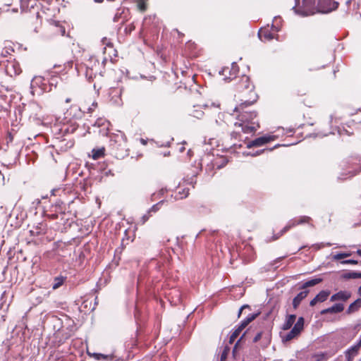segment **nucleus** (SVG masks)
<instances>
[{
	"label": "nucleus",
	"mask_w": 361,
	"mask_h": 361,
	"mask_svg": "<svg viewBox=\"0 0 361 361\" xmlns=\"http://www.w3.org/2000/svg\"><path fill=\"white\" fill-rule=\"evenodd\" d=\"M254 89L255 87L250 82V78L245 75H242L235 85V90L241 102L238 106L235 107V110L243 109L244 106H248L257 101V95Z\"/></svg>",
	"instance_id": "nucleus-1"
},
{
	"label": "nucleus",
	"mask_w": 361,
	"mask_h": 361,
	"mask_svg": "<svg viewBox=\"0 0 361 361\" xmlns=\"http://www.w3.org/2000/svg\"><path fill=\"white\" fill-rule=\"evenodd\" d=\"M351 297V293L348 290H340L336 293L333 294L330 298L331 302L341 300L343 302L347 301Z\"/></svg>",
	"instance_id": "nucleus-17"
},
{
	"label": "nucleus",
	"mask_w": 361,
	"mask_h": 361,
	"mask_svg": "<svg viewBox=\"0 0 361 361\" xmlns=\"http://www.w3.org/2000/svg\"><path fill=\"white\" fill-rule=\"evenodd\" d=\"M238 70L237 63L235 62H233L231 68L228 67L224 68L221 71H219V74L225 75V80H231L232 77L233 78H235V75L238 72Z\"/></svg>",
	"instance_id": "nucleus-14"
},
{
	"label": "nucleus",
	"mask_w": 361,
	"mask_h": 361,
	"mask_svg": "<svg viewBox=\"0 0 361 361\" xmlns=\"http://www.w3.org/2000/svg\"><path fill=\"white\" fill-rule=\"evenodd\" d=\"M295 319H296L295 314H288L286 317V321L283 323L281 329L285 331L290 329L292 327V326L293 325V324L295 323Z\"/></svg>",
	"instance_id": "nucleus-24"
},
{
	"label": "nucleus",
	"mask_w": 361,
	"mask_h": 361,
	"mask_svg": "<svg viewBox=\"0 0 361 361\" xmlns=\"http://www.w3.org/2000/svg\"><path fill=\"white\" fill-rule=\"evenodd\" d=\"M266 149H261V150H257L255 152H243V154L245 155V156H251V157H257L259 154H261L262 153H263Z\"/></svg>",
	"instance_id": "nucleus-42"
},
{
	"label": "nucleus",
	"mask_w": 361,
	"mask_h": 361,
	"mask_svg": "<svg viewBox=\"0 0 361 361\" xmlns=\"http://www.w3.org/2000/svg\"><path fill=\"white\" fill-rule=\"evenodd\" d=\"M358 294L361 296V286L358 288Z\"/></svg>",
	"instance_id": "nucleus-63"
},
{
	"label": "nucleus",
	"mask_w": 361,
	"mask_h": 361,
	"mask_svg": "<svg viewBox=\"0 0 361 361\" xmlns=\"http://www.w3.org/2000/svg\"><path fill=\"white\" fill-rule=\"evenodd\" d=\"M245 107L246 106H244L243 109H238V110L235 109V111L240 112V114L238 115V120L243 123H252L255 122L254 119L257 117V112L244 111V108H245Z\"/></svg>",
	"instance_id": "nucleus-12"
},
{
	"label": "nucleus",
	"mask_w": 361,
	"mask_h": 361,
	"mask_svg": "<svg viewBox=\"0 0 361 361\" xmlns=\"http://www.w3.org/2000/svg\"><path fill=\"white\" fill-rule=\"evenodd\" d=\"M104 122L105 121L102 119V118H99L97 119V121L95 122V126H104Z\"/></svg>",
	"instance_id": "nucleus-56"
},
{
	"label": "nucleus",
	"mask_w": 361,
	"mask_h": 361,
	"mask_svg": "<svg viewBox=\"0 0 361 361\" xmlns=\"http://www.w3.org/2000/svg\"><path fill=\"white\" fill-rule=\"evenodd\" d=\"M351 255L350 252H341L333 256V259L339 260L348 257Z\"/></svg>",
	"instance_id": "nucleus-37"
},
{
	"label": "nucleus",
	"mask_w": 361,
	"mask_h": 361,
	"mask_svg": "<svg viewBox=\"0 0 361 361\" xmlns=\"http://www.w3.org/2000/svg\"><path fill=\"white\" fill-rule=\"evenodd\" d=\"M184 183L188 185H192L194 188V185L196 183V175H193L190 178L184 179Z\"/></svg>",
	"instance_id": "nucleus-41"
},
{
	"label": "nucleus",
	"mask_w": 361,
	"mask_h": 361,
	"mask_svg": "<svg viewBox=\"0 0 361 361\" xmlns=\"http://www.w3.org/2000/svg\"><path fill=\"white\" fill-rule=\"evenodd\" d=\"M283 20L281 16H275L271 24V30L278 32L281 30Z\"/></svg>",
	"instance_id": "nucleus-25"
},
{
	"label": "nucleus",
	"mask_w": 361,
	"mask_h": 361,
	"mask_svg": "<svg viewBox=\"0 0 361 361\" xmlns=\"http://www.w3.org/2000/svg\"><path fill=\"white\" fill-rule=\"evenodd\" d=\"M276 137H277V136H276V135H265L257 137L256 139L249 142L247 144V147L251 148L252 147H260V146H262L271 141L276 140Z\"/></svg>",
	"instance_id": "nucleus-11"
},
{
	"label": "nucleus",
	"mask_w": 361,
	"mask_h": 361,
	"mask_svg": "<svg viewBox=\"0 0 361 361\" xmlns=\"http://www.w3.org/2000/svg\"><path fill=\"white\" fill-rule=\"evenodd\" d=\"M67 114L72 116L74 119H78L80 118L82 115L83 112L81 111L80 108L78 106H73L70 108V109L67 111Z\"/></svg>",
	"instance_id": "nucleus-22"
},
{
	"label": "nucleus",
	"mask_w": 361,
	"mask_h": 361,
	"mask_svg": "<svg viewBox=\"0 0 361 361\" xmlns=\"http://www.w3.org/2000/svg\"><path fill=\"white\" fill-rule=\"evenodd\" d=\"M152 216V214H148V211L146 214H145L140 219V222L141 224H145V222L149 219V217Z\"/></svg>",
	"instance_id": "nucleus-43"
},
{
	"label": "nucleus",
	"mask_w": 361,
	"mask_h": 361,
	"mask_svg": "<svg viewBox=\"0 0 361 361\" xmlns=\"http://www.w3.org/2000/svg\"><path fill=\"white\" fill-rule=\"evenodd\" d=\"M245 335V333H244L241 336L240 338L237 341V342L235 343L233 348V350H232V354H233V356L235 357V354H236V351H237V348L239 345V343L242 341V340L243 339L244 336Z\"/></svg>",
	"instance_id": "nucleus-40"
},
{
	"label": "nucleus",
	"mask_w": 361,
	"mask_h": 361,
	"mask_svg": "<svg viewBox=\"0 0 361 361\" xmlns=\"http://www.w3.org/2000/svg\"><path fill=\"white\" fill-rule=\"evenodd\" d=\"M235 126H238L241 127L242 130L244 133H252L257 130V129L259 127V123L257 122L250 123H235Z\"/></svg>",
	"instance_id": "nucleus-16"
},
{
	"label": "nucleus",
	"mask_w": 361,
	"mask_h": 361,
	"mask_svg": "<svg viewBox=\"0 0 361 361\" xmlns=\"http://www.w3.org/2000/svg\"><path fill=\"white\" fill-rule=\"evenodd\" d=\"M356 252L359 256L361 257V250H357Z\"/></svg>",
	"instance_id": "nucleus-64"
},
{
	"label": "nucleus",
	"mask_w": 361,
	"mask_h": 361,
	"mask_svg": "<svg viewBox=\"0 0 361 361\" xmlns=\"http://www.w3.org/2000/svg\"><path fill=\"white\" fill-rule=\"evenodd\" d=\"M190 116L197 118L201 119L204 116V112L200 109H194L190 114Z\"/></svg>",
	"instance_id": "nucleus-34"
},
{
	"label": "nucleus",
	"mask_w": 361,
	"mask_h": 361,
	"mask_svg": "<svg viewBox=\"0 0 361 361\" xmlns=\"http://www.w3.org/2000/svg\"><path fill=\"white\" fill-rule=\"evenodd\" d=\"M317 302H319V301L317 300V299L314 297L310 302V305L313 307L314 306Z\"/></svg>",
	"instance_id": "nucleus-57"
},
{
	"label": "nucleus",
	"mask_w": 361,
	"mask_h": 361,
	"mask_svg": "<svg viewBox=\"0 0 361 361\" xmlns=\"http://www.w3.org/2000/svg\"><path fill=\"white\" fill-rule=\"evenodd\" d=\"M139 9L142 11H145L147 8L146 4L144 2H140L138 4Z\"/></svg>",
	"instance_id": "nucleus-54"
},
{
	"label": "nucleus",
	"mask_w": 361,
	"mask_h": 361,
	"mask_svg": "<svg viewBox=\"0 0 361 361\" xmlns=\"http://www.w3.org/2000/svg\"><path fill=\"white\" fill-rule=\"evenodd\" d=\"M97 106V102H93L91 105V106H90L88 109H87V111L89 113H91L94 111V109Z\"/></svg>",
	"instance_id": "nucleus-55"
},
{
	"label": "nucleus",
	"mask_w": 361,
	"mask_h": 361,
	"mask_svg": "<svg viewBox=\"0 0 361 361\" xmlns=\"http://www.w3.org/2000/svg\"><path fill=\"white\" fill-rule=\"evenodd\" d=\"M341 278L345 280L352 279H361V272L355 271H349L348 272L343 273L341 275Z\"/></svg>",
	"instance_id": "nucleus-29"
},
{
	"label": "nucleus",
	"mask_w": 361,
	"mask_h": 361,
	"mask_svg": "<svg viewBox=\"0 0 361 361\" xmlns=\"http://www.w3.org/2000/svg\"><path fill=\"white\" fill-rule=\"evenodd\" d=\"M344 310V305L342 303H336L330 307L322 310L320 312L321 314H336L340 313Z\"/></svg>",
	"instance_id": "nucleus-18"
},
{
	"label": "nucleus",
	"mask_w": 361,
	"mask_h": 361,
	"mask_svg": "<svg viewBox=\"0 0 361 361\" xmlns=\"http://www.w3.org/2000/svg\"><path fill=\"white\" fill-rule=\"evenodd\" d=\"M58 191H59V190H55L54 189V190H51V193H52L53 195H56V192H58Z\"/></svg>",
	"instance_id": "nucleus-62"
},
{
	"label": "nucleus",
	"mask_w": 361,
	"mask_h": 361,
	"mask_svg": "<svg viewBox=\"0 0 361 361\" xmlns=\"http://www.w3.org/2000/svg\"><path fill=\"white\" fill-rule=\"evenodd\" d=\"M59 78L56 76H53L50 80H49V86L56 87L58 83Z\"/></svg>",
	"instance_id": "nucleus-45"
},
{
	"label": "nucleus",
	"mask_w": 361,
	"mask_h": 361,
	"mask_svg": "<svg viewBox=\"0 0 361 361\" xmlns=\"http://www.w3.org/2000/svg\"><path fill=\"white\" fill-rule=\"evenodd\" d=\"M229 351H230V347L228 345H226L224 347L223 351L221 352L220 361H226V360L228 355L229 353Z\"/></svg>",
	"instance_id": "nucleus-36"
},
{
	"label": "nucleus",
	"mask_w": 361,
	"mask_h": 361,
	"mask_svg": "<svg viewBox=\"0 0 361 361\" xmlns=\"http://www.w3.org/2000/svg\"><path fill=\"white\" fill-rule=\"evenodd\" d=\"M279 146H281L279 144H277L273 148H269V149H265L266 150H268L269 152L272 151L274 149H276L277 147H279Z\"/></svg>",
	"instance_id": "nucleus-59"
},
{
	"label": "nucleus",
	"mask_w": 361,
	"mask_h": 361,
	"mask_svg": "<svg viewBox=\"0 0 361 361\" xmlns=\"http://www.w3.org/2000/svg\"><path fill=\"white\" fill-rule=\"evenodd\" d=\"M188 189H183L182 191H178V194L176 196V199H183L188 195Z\"/></svg>",
	"instance_id": "nucleus-39"
},
{
	"label": "nucleus",
	"mask_w": 361,
	"mask_h": 361,
	"mask_svg": "<svg viewBox=\"0 0 361 361\" xmlns=\"http://www.w3.org/2000/svg\"><path fill=\"white\" fill-rule=\"evenodd\" d=\"M360 348L353 345L345 351L346 361H353L354 357L357 355Z\"/></svg>",
	"instance_id": "nucleus-19"
},
{
	"label": "nucleus",
	"mask_w": 361,
	"mask_h": 361,
	"mask_svg": "<svg viewBox=\"0 0 361 361\" xmlns=\"http://www.w3.org/2000/svg\"><path fill=\"white\" fill-rule=\"evenodd\" d=\"M60 130H61V133L63 134V135H66L70 134L67 125H63Z\"/></svg>",
	"instance_id": "nucleus-47"
},
{
	"label": "nucleus",
	"mask_w": 361,
	"mask_h": 361,
	"mask_svg": "<svg viewBox=\"0 0 361 361\" xmlns=\"http://www.w3.org/2000/svg\"><path fill=\"white\" fill-rule=\"evenodd\" d=\"M40 106L36 102L30 103L27 106H25L23 112L29 115L30 117H33L34 118H37V116L40 111Z\"/></svg>",
	"instance_id": "nucleus-15"
},
{
	"label": "nucleus",
	"mask_w": 361,
	"mask_h": 361,
	"mask_svg": "<svg viewBox=\"0 0 361 361\" xmlns=\"http://www.w3.org/2000/svg\"><path fill=\"white\" fill-rule=\"evenodd\" d=\"M0 71H4L10 77L18 75L21 72L18 62L11 56H9V60H6V63L0 64Z\"/></svg>",
	"instance_id": "nucleus-5"
},
{
	"label": "nucleus",
	"mask_w": 361,
	"mask_h": 361,
	"mask_svg": "<svg viewBox=\"0 0 361 361\" xmlns=\"http://www.w3.org/2000/svg\"><path fill=\"white\" fill-rule=\"evenodd\" d=\"M329 293L330 292L329 290H322L315 296V298L317 299L319 302H323L327 300Z\"/></svg>",
	"instance_id": "nucleus-32"
},
{
	"label": "nucleus",
	"mask_w": 361,
	"mask_h": 361,
	"mask_svg": "<svg viewBox=\"0 0 361 361\" xmlns=\"http://www.w3.org/2000/svg\"><path fill=\"white\" fill-rule=\"evenodd\" d=\"M338 3L334 0H318L316 12L328 13L337 9Z\"/></svg>",
	"instance_id": "nucleus-9"
},
{
	"label": "nucleus",
	"mask_w": 361,
	"mask_h": 361,
	"mask_svg": "<svg viewBox=\"0 0 361 361\" xmlns=\"http://www.w3.org/2000/svg\"><path fill=\"white\" fill-rule=\"evenodd\" d=\"M295 5L292 10L302 17L312 16L316 13V0H294Z\"/></svg>",
	"instance_id": "nucleus-3"
},
{
	"label": "nucleus",
	"mask_w": 361,
	"mask_h": 361,
	"mask_svg": "<svg viewBox=\"0 0 361 361\" xmlns=\"http://www.w3.org/2000/svg\"><path fill=\"white\" fill-rule=\"evenodd\" d=\"M100 63L97 59H91L86 65L85 76L90 80L97 75L102 76V71H99Z\"/></svg>",
	"instance_id": "nucleus-10"
},
{
	"label": "nucleus",
	"mask_w": 361,
	"mask_h": 361,
	"mask_svg": "<svg viewBox=\"0 0 361 361\" xmlns=\"http://www.w3.org/2000/svg\"><path fill=\"white\" fill-rule=\"evenodd\" d=\"M312 218L308 216H301L298 219H292L288 221L286 226L283 227L282 230H281L278 233L274 234L273 235V240H276L279 238L281 235H283L291 228L303 224H310Z\"/></svg>",
	"instance_id": "nucleus-6"
},
{
	"label": "nucleus",
	"mask_w": 361,
	"mask_h": 361,
	"mask_svg": "<svg viewBox=\"0 0 361 361\" xmlns=\"http://www.w3.org/2000/svg\"><path fill=\"white\" fill-rule=\"evenodd\" d=\"M14 52L12 48H5L0 51V64L6 63V60H9V56L13 57L12 53Z\"/></svg>",
	"instance_id": "nucleus-21"
},
{
	"label": "nucleus",
	"mask_w": 361,
	"mask_h": 361,
	"mask_svg": "<svg viewBox=\"0 0 361 361\" xmlns=\"http://www.w3.org/2000/svg\"><path fill=\"white\" fill-rule=\"evenodd\" d=\"M304 324L305 319L302 317H300L292 329L286 335L281 336L282 341L284 343L288 342L297 337L303 330Z\"/></svg>",
	"instance_id": "nucleus-8"
},
{
	"label": "nucleus",
	"mask_w": 361,
	"mask_h": 361,
	"mask_svg": "<svg viewBox=\"0 0 361 361\" xmlns=\"http://www.w3.org/2000/svg\"><path fill=\"white\" fill-rule=\"evenodd\" d=\"M163 203H164V200H161V201H159V202H157V204H154L153 206H152L148 209V214H152V213H156L157 212H158L160 209L161 206L163 204Z\"/></svg>",
	"instance_id": "nucleus-33"
},
{
	"label": "nucleus",
	"mask_w": 361,
	"mask_h": 361,
	"mask_svg": "<svg viewBox=\"0 0 361 361\" xmlns=\"http://www.w3.org/2000/svg\"><path fill=\"white\" fill-rule=\"evenodd\" d=\"M43 232V229L39 226L37 227L35 230H30V233L32 235H38Z\"/></svg>",
	"instance_id": "nucleus-44"
},
{
	"label": "nucleus",
	"mask_w": 361,
	"mask_h": 361,
	"mask_svg": "<svg viewBox=\"0 0 361 361\" xmlns=\"http://www.w3.org/2000/svg\"><path fill=\"white\" fill-rule=\"evenodd\" d=\"M46 79L44 77L41 76H35L31 81L30 88L32 89V93L34 94L37 90H35L36 87H39L40 89V92L39 93L42 92L43 91L47 90V83Z\"/></svg>",
	"instance_id": "nucleus-13"
},
{
	"label": "nucleus",
	"mask_w": 361,
	"mask_h": 361,
	"mask_svg": "<svg viewBox=\"0 0 361 361\" xmlns=\"http://www.w3.org/2000/svg\"><path fill=\"white\" fill-rule=\"evenodd\" d=\"M121 15H122V13L118 11L114 17V22H118L119 21V19L121 18Z\"/></svg>",
	"instance_id": "nucleus-53"
},
{
	"label": "nucleus",
	"mask_w": 361,
	"mask_h": 361,
	"mask_svg": "<svg viewBox=\"0 0 361 361\" xmlns=\"http://www.w3.org/2000/svg\"><path fill=\"white\" fill-rule=\"evenodd\" d=\"M90 174L92 177L99 179L100 180L104 176H113L111 169H108V164L106 162H95L87 163L86 164Z\"/></svg>",
	"instance_id": "nucleus-4"
},
{
	"label": "nucleus",
	"mask_w": 361,
	"mask_h": 361,
	"mask_svg": "<svg viewBox=\"0 0 361 361\" xmlns=\"http://www.w3.org/2000/svg\"><path fill=\"white\" fill-rule=\"evenodd\" d=\"M105 149L104 147H101L98 149H93L92 150V157L94 160H97L99 158L103 157L104 155Z\"/></svg>",
	"instance_id": "nucleus-31"
},
{
	"label": "nucleus",
	"mask_w": 361,
	"mask_h": 361,
	"mask_svg": "<svg viewBox=\"0 0 361 361\" xmlns=\"http://www.w3.org/2000/svg\"><path fill=\"white\" fill-rule=\"evenodd\" d=\"M102 42L103 44H104V45H106L107 47H112V43L106 37H103L102 39Z\"/></svg>",
	"instance_id": "nucleus-48"
},
{
	"label": "nucleus",
	"mask_w": 361,
	"mask_h": 361,
	"mask_svg": "<svg viewBox=\"0 0 361 361\" xmlns=\"http://www.w3.org/2000/svg\"><path fill=\"white\" fill-rule=\"evenodd\" d=\"M322 281V278H314L305 282L300 287L301 289H305L308 287H312Z\"/></svg>",
	"instance_id": "nucleus-30"
},
{
	"label": "nucleus",
	"mask_w": 361,
	"mask_h": 361,
	"mask_svg": "<svg viewBox=\"0 0 361 361\" xmlns=\"http://www.w3.org/2000/svg\"><path fill=\"white\" fill-rule=\"evenodd\" d=\"M355 345H356L357 348H360V347H361V336H360V339L358 340V341L355 344Z\"/></svg>",
	"instance_id": "nucleus-58"
},
{
	"label": "nucleus",
	"mask_w": 361,
	"mask_h": 361,
	"mask_svg": "<svg viewBox=\"0 0 361 361\" xmlns=\"http://www.w3.org/2000/svg\"><path fill=\"white\" fill-rule=\"evenodd\" d=\"M309 293L308 290H305L300 292L293 300V307L294 309H297L301 301L305 299Z\"/></svg>",
	"instance_id": "nucleus-20"
},
{
	"label": "nucleus",
	"mask_w": 361,
	"mask_h": 361,
	"mask_svg": "<svg viewBox=\"0 0 361 361\" xmlns=\"http://www.w3.org/2000/svg\"><path fill=\"white\" fill-rule=\"evenodd\" d=\"M262 332H258L253 338V343L258 342L262 338Z\"/></svg>",
	"instance_id": "nucleus-49"
},
{
	"label": "nucleus",
	"mask_w": 361,
	"mask_h": 361,
	"mask_svg": "<svg viewBox=\"0 0 361 361\" xmlns=\"http://www.w3.org/2000/svg\"><path fill=\"white\" fill-rule=\"evenodd\" d=\"M259 314V312L249 314L243 320L240 322L238 327L233 331L229 338V343L232 344L235 338L239 336L240 332L257 317Z\"/></svg>",
	"instance_id": "nucleus-7"
},
{
	"label": "nucleus",
	"mask_w": 361,
	"mask_h": 361,
	"mask_svg": "<svg viewBox=\"0 0 361 361\" xmlns=\"http://www.w3.org/2000/svg\"><path fill=\"white\" fill-rule=\"evenodd\" d=\"M250 307L248 305H243L238 310V317H240V314H242V312L245 310V309H250Z\"/></svg>",
	"instance_id": "nucleus-50"
},
{
	"label": "nucleus",
	"mask_w": 361,
	"mask_h": 361,
	"mask_svg": "<svg viewBox=\"0 0 361 361\" xmlns=\"http://www.w3.org/2000/svg\"><path fill=\"white\" fill-rule=\"evenodd\" d=\"M70 134L74 133L77 130L78 125L73 121H71L70 124H67Z\"/></svg>",
	"instance_id": "nucleus-38"
},
{
	"label": "nucleus",
	"mask_w": 361,
	"mask_h": 361,
	"mask_svg": "<svg viewBox=\"0 0 361 361\" xmlns=\"http://www.w3.org/2000/svg\"><path fill=\"white\" fill-rule=\"evenodd\" d=\"M360 159L357 157H350L341 163L343 172L338 176V180H344L355 176L361 171Z\"/></svg>",
	"instance_id": "nucleus-2"
},
{
	"label": "nucleus",
	"mask_w": 361,
	"mask_h": 361,
	"mask_svg": "<svg viewBox=\"0 0 361 361\" xmlns=\"http://www.w3.org/2000/svg\"><path fill=\"white\" fill-rule=\"evenodd\" d=\"M343 264H357L358 262L355 259H344L341 262Z\"/></svg>",
	"instance_id": "nucleus-46"
},
{
	"label": "nucleus",
	"mask_w": 361,
	"mask_h": 361,
	"mask_svg": "<svg viewBox=\"0 0 361 361\" xmlns=\"http://www.w3.org/2000/svg\"><path fill=\"white\" fill-rule=\"evenodd\" d=\"M215 123L218 126H221L223 124V121H219L218 119H216Z\"/></svg>",
	"instance_id": "nucleus-60"
},
{
	"label": "nucleus",
	"mask_w": 361,
	"mask_h": 361,
	"mask_svg": "<svg viewBox=\"0 0 361 361\" xmlns=\"http://www.w3.org/2000/svg\"><path fill=\"white\" fill-rule=\"evenodd\" d=\"M327 354L326 353H320L314 354L312 355V358L314 359V361H322L323 360H325L327 358Z\"/></svg>",
	"instance_id": "nucleus-35"
},
{
	"label": "nucleus",
	"mask_w": 361,
	"mask_h": 361,
	"mask_svg": "<svg viewBox=\"0 0 361 361\" xmlns=\"http://www.w3.org/2000/svg\"><path fill=\"white\" fill-rule=\"evenodd\" d=\"M361 307V299L357 298L352 302L346 310V314H350L357 311Z\"/></svg>",
	"instance_id": "nucleus-26"
},
{
	"label": "nucleus",
	"mask_w": 361,
	"mask_h": 361,
	"mask_svg": "<svg viewBox=\"0 0 361 361\" xmlns=\"http://www.w3.org/2000/svg\"><path fill=\"white\" fill-rule=\"evenodd\" d=\"M257 35L261 41H269L274 38V35L268 30L260 29Z\"/></svg>",
	"instance_id": "nucleus-23"
},
{
	"label": "nucleus",
	"mask_w": 361,
	"mask_h": 361,
	"mask_svg": "<svg viewBox=\"0 0 361 361\" xmlns=\"http://www.w3.org/2000/svg\"><path fill=\"white\" fill-rule=\"evenodd\" d=\"M338 133L341 136L343 135L344 134H346L348 135H350V133L347 130H345L344 128H343V129L338 128Z\"/></svg>",
	"instance_id": "nucleus-52"
},
{
	"label": "nucleus",
	"mask_w": 361,
	"mask_h": 361,
	"mask_svg": "<svg viewBox=\"0 0 361 361\" xmlns=\"http://www.w3.org/2000/svg\"><path fill=\"white\" fill-rule=\"evenodd\" d=\"M67 277L64 276H58L54 278L53 283H52V289L56 290L59 287H61L65 281L66 280Z\"/></svg>",
	"instance_id": "nucleus-28"
},
{
	"label": "nucleus",
	"mask_w": 361,
	"mask_h": 361,
	"mask_svg": "<svg viewBox=\"0 0 361 361\" xmlns=\"http://www.w3.org/2000/svg\"><path fill=\"white\" fill-rule=\"evenodd\" d=\"M87 353L90 357H94L97 360H100L103 359V360H106L112 361L114 358V356L113 355H104V354L98 353H90L89 352Z\"/></svg>",
	"instance_id": "nucleus-27"
},
{
	"label": "nucleus",
	"mask_w": 361,
	"mask_h": 361,
	"mask_svg": "<svg viewBox=\"0 0 361 361\" xmlns=\"http://www.w3.org/2000/svg\"><path fill=\"white\" fill-rule=\"evenodd\" d=\"M325 245H326V246H331V243H326V244H324V243H321V246H319V247H324V246H325Z\"/></svg>",
	"instance_id": "nucleus-61"
},
{
	"label": "nucleus",
	"mask_w": 361,
	"mask_h": 361,
	"mask_svg": "<svg viewBox=\"0 0 361 361\" xmlns=\"http://www.w3.org/2000/svg\"><path fill=\"white\" fill-rule=\"evenodd\" d=\"M114 92H115V93L116 94H118L117 99L115 100V102L117 103L118 104H119L121 100V98H120L121 90H114Z\"/></svg>",
	"instance_id": "nucleus-51"
}]
</instances>
